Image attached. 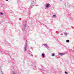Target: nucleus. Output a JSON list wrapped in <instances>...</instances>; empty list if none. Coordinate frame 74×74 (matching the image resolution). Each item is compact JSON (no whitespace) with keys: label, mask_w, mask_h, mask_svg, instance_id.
Segmentation results:
<instances>
[{"label":"nucleus","mask_w":74,"mask_h":74,"mask_svg":"<svg viewBox=\"0 0 74 74\" xmlns=\"http://www.w3.org/2000/svg\"><path fill=\"white\" fill-rule=\"evenodd\" d=\"M26 24H25L23 26V27L22 28V30L23 32H24L25 30V27H26Z\"/></svg>","instance_id":"obj_1"},{"label":"nucleus","mask_w":74,"mask_h":74,"mask_svg":"<svg viewBox=\"0 0 74 74\" xmlns=\"http://www.w3.org/2000/svg\"><path fill=\"white\" fill-rule=\"evenodd\" d=\"M27 45L26 44H25L24 46V52H25L26 50V47H27Z\"/></svg>","instance_id":"obj_2"},{"label":"nucleus","mask_w":74,"mask_h":74,"mask_svg":"<svg viewBox=\"0 0 74 74\" xmlns=\"http://www.w3.org/2000/svg\"><path fill=\"white\" fill-rule=\"evenodd\" d=\"M44 45L45 46V47H46L48 49L49 47H48L47 46V44H44Z\"/></svg>","instance_id":"obj_3"},{"label":"nucleus","mask_w":74,"mask_h":74,"mask_svg":"<svg viewBox=\"0 0 74 74\" xmlns=\"http://www.w3.org/2000/svg\"><path fill=\"white\" fill-rule=\"evenodd\" d=\"M12 74H17V72L16 71H13L12 72Z\"/></svg>","instance_id":"obj_4"},{"label":"nucleus","mask_w":74,"mask_h":74,"mask_svg":"<svg viewBox=\"0 0 74 74\" xmlns=\"http://www.w3.org/2000/svg\"><path fill=\"white\" fill-rule=\"evenodd\" d=\"M49 6V4H46V8H48Z\"/></svg>","instance_id":"obj_5"},{"label":"nucleus","mask_w":74,"mask_h":74,"mask_svg":"<svg viewBox=\"0 0 74 74\" xmlns=\"http://www.w3.org/2000/svg\"><path fill=\"white\" fill-rule=\"evenodd\" d=\"M59 54L60 55H65V53H60Z\"/></svg>","instance_id":"obj_6"},{"label":"nucleus","mask_w":74,"mask_h":74,"mask_svg":"<svg viewBox=\"0 0 74 74\" xmlns=\"http://www.w3.org/2000/svg\"><path fill=\"white\" fill-rule=\"evenodd\" d=\"M42 56H43V58H44V57H45V56L44 55V54L43 53V54H42Z\"/></svg>","instance_id":"obj_7"},{"label":"nucleus","mask_w":74,"mask_h":74,"mask_svg":"<svg viewBox=\"0 0 74 74\" xmlns=\"http://www.w3.org/2000/svg\"><path fill=\"white\" fill-rule=\"evenodd\" d=\"M0 14L1 15H3V13L2 12H1L0 13Z\"/></svg>","instance_id":"obj_8"},{"label":"nucleus","mask_w":74,"mask_h":74,"mask_svg":"<svg viewBox=\"0 0 74 74\" xmlns=\"http://www.w3.org/2000/svg\"><path fill=\"white\" fill-rule=\"evenodd\" d=\"M66 42H69V40H66Z\"/></svg>","instance_id":"obj_9"},{"label":"nucleus","mask_w":74,"mask_h":74,"mask_svg":"<svg viewBox=\"0 0 74 74\" xmlns=\"http://www.w3.org/2000/svg\"><path fill=\"white\" fill-rule=\"evenodd\" d=\"M67 33H66L64 34L65 36H66V35H67Z\"/></svg>","instance_id":"obj_10"},{"label":"nucleus","mask_w":74,"mask_h":74,"mask_svg":"<svg viewBox=\"0 0 74 74\" xmlns=\"http://www.w3.org/2000/svg\"><path fill=\"white\" fill-rule=\"evenodd\" d=\"M55 56V54L54 53H53L52 55V56Z\"/></svg>","instance_id":"obj_11"},{"label":"nucleus","mask_w":74,"mask_h":74,"mask_svg":"<svg viewBox=\"0 0 74 74\" xmlns=\"http://www.w3.org/2000/svg\"><path fill=\"white\" fill-rule=\"evenodd\" d=\"M65 74H68V73L67 72H66V71L65 72Z\"/></svg>","instance_id":"obj_12"},{"label":"nucleus","mask_w":74,"mask_h":74,"mask_svg":"<svg viewBox=\"0 0 74 74\" xmlns=\"http://www.w3.org/2000/svg\"><path fill=\"white\" fill-rule=\"evenodd\" d=\"M53 17H54V18H55V17H56V15H54L53 16Z\"/></svg>","instance_id":"obj_13"},{"label":"nucleus","mask_w":74,"mask_h":74,"mask_svg":"<svg viewBox=\"0 0 74 74\" xmlns=\"http://www.w3.org/2000/svg\"><path fill=\"white\" fill-rule=\"evenodd\" d=\"M1 73H1V74H4V73H3V72H1Z\"/></svg>","instance_id":"obj_14"},{"label":"nucleus","mask_w":74,"mask_h":74,"mask_svg":"<svg viewBox=\"0 0 74 74\" xmlns=\"http://www.w3.org/2000/svg\"><path fill=\"white\" fill-rule=\"evenodd\" d=\"M6 1H8V0H6Z\"/></svg>","instance_id":"obj_15"},{"label":"nucleus","mask_w":74,"mask_h":74,"mask_svg":"<svg viewBox=\"0 0 74 74\" xmlns=\"http://www.w3.org/2000/svg\"><path fill=\"white\" fill-rule=\"evenodd\" d=\"M61 0V1H62V0Z\"/></svg>","instance_id":"obj_16"}]
</instances>
